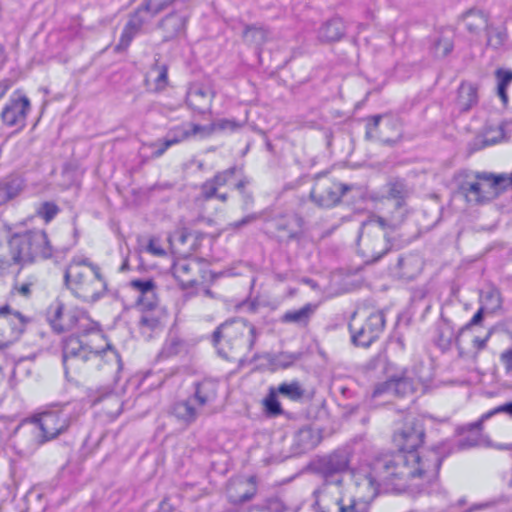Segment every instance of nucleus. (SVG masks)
I'll use <instances>...</instances> for the list:
<instances>
[{"label": "nucleus", "mask_w": 512, "mask_h": 512, "mask_svg": "<svg viewBox=\"0 0 512 512\" xmlns=\"http://www.w3.org/2000/svg\"><path fill=\"white\" fill-rule=\"evenodd\" d=\"M256 491L255 476L237 477L230 482L227 489L228 497L233 503H244L250 500Z\"/></svg>", "instance_id": "17"}, {"label": "nucleus", "mask_w": 512, "mask_h": 512, "mask_svg": "<svg viewBox=\"0 0 512 512\" xmlns=\"http://www.w3.org/2000/svg\"><path fill=\"white\" fill-rule=\"evenodd\" d=\"M346 467H347V462L342 460V461H338L335 465L332 464L329 469L333 472H340V471H343Z\"/></svg>", "instance_id": "43"}, {"label": "nucleus", "mask_w": 512, "mask_h": 512, "mask_svg": "<svg viewBox=\"0 0 512 512\" xmlns=\"http://www.w3.org/2000/svg\"><path fill=\"white\" fill-rule=\"evenodd\" d=\"M132 286L142 292L143 294H151L153 295V282L150 280L147 281H141V280H134L132 281Z\"/></svg>", "instance_id": "40"}, {"label": "nucleus", "mask_w": 512, "mask_h": 512, "mask_svg": "<svg viewBox=\"0 0 512 512\" xmlns=\"http://www.w3.org/2000/svg\"><path fill=\"white\" fill-rule=\"evenodd\" d=\"M383 326V315L369 307L358 308L349 324L353 342L363 347L369 346L378 337Z\"/></svg>", "instance_id": "5"}, {"label": "nucleus", "mask_w": 512, "mask_h": 512, "mask_svg": "<svg viewBox=\"0 0 512 512\" xmlns=\"http://www.w3.org/2000/svg\"><path fill=\"white\" fill-rule=\"evenodd\" d=\"M279 394L291 401H299L304 396V390L301 385L296 382L282 383L276 389Z\"/></svg>", "instance_id": "27"}, {"label": "nucleus", "mask_w": 512, "mask_h": 512, "mask_svg": "<svg viewBox=\"0 0 512 512\" xmlns=\"http://www.w3.org/2000/svg\"><path fill=\"white\" fill-rule=\"evenodd\" d=\"M80 320V313L77 310L56 304L50 307L49 321L54 330L63 332L74 328Z\"/></svg>", "instance_id": "16"}, {"label": "nucleus", "mask_w": 512, "mask_h": 512, "mask_svg": "<svg viewBox=\"0 0 512 512\" xmlns=\"http://www.w3.org/2000/svg\"><path fill=\"white\" fill-rule=\"evenodd\" d=\"M508 184H512V179L509 177V181L505 182V186Z\"/></svg>", "instance_id": "56"}, {"label": "nucleus", "mask_w": 512, "mask_h": 512, "mask_svg": "<svg viewBox=\"0 0 512 512\" xmlns=\"http://www.w3.org/2000/svg\"><path fill=\"white\" fill-rule=\"evenodd\" d=\"M487 46L497 49L501 47L506 40L505 29L489 23L486 28Z\"/></svg>", "instance_id": "25"}, {"label": "nucleus", "mask_w": 512, "mask_h": 512, "mask_svg": "<svg viewBox=\"0 0 512 512\" xmlns=\"http://www.w3.org/2000/svg\"><path fill=\"white\" fill-rule=\"evenodd\" d=\"M496 78L498 81V95L504 104L507 103L508 96L506 89L510 82H512V71L505 69H498L496 71Z\"/></svg>", "instance_id": "28"}, {"label": "nucleus", "mask_w": 512, "mask_h": 512, "mask_svg": "<svg viewBox=\"0 0 512 512\" xmlns=\"http://www.w3.org/2000/svg\"><path fill=\"white\" fill-rule=\"evenodd\" d=\"M2 55V46L0 45V56Z\"/></svg>", "instance_id": "58"}, {"label": "nucleus", "mask_w": 512, "mask_h": 512, "mask_svg": "<svg viewBox=\"0 0 512 512\" xmlns=\"http://www.w3.org/2000/svg\"><path fill=\"white\" fill-rule=\"evenodd\" d=\"M5 92V88L3 86H0V98L3 96Z\"/></svg>", "instance_id": "54"}, {"label": "nucleus", "mask_w": 512, "mask_h": 512, "mask_svg": "<svg viewBox=\"0 0 512 512\" xmlns=\"http://www.w3.org/2000/svg\"><path fill=\"white\" fill-rule=\"evenodd\" d=\"M263 37V32L256 28L248 29L245 33V38L247 40H254L256 37Z\"/></svg>", "instance_id": "41"}, {"label": "nucleus", "mask_w": 512, "mask_h": 512, "mask_svg": "<svg viewBox=\"0 0 512 512\" xmlns=\"http://www.w3.org/2000/svg\"><path fill=\"white\" fill-rule=\"evenodd\" d=\"M18 292L24 296H28L30 294V285L29 284H23L19 289Z\"/></svg>", "instance_id": "46"}, {"label": "nucleus", "mask_w": 512, "mask_h": 512, "mask_svg": "<svg viewBox=\"0 0 512 512\" xmlns=\"http://www.w3.org/2000/svg\"><path fill=\"white\" fill-rule=\"evenodd\" d=\"M36 429L40 431L39 442L56 437L65 427V421L62 420L56 411H47L34 416L31 421Z\"/></svg>", "instance_id": "15"}, {"label": "nucleus", "mask_w": 512, "mask_h": 512, "mask_svg": "<svg viewBox=\"0 0 512 512\" xmlns=\"http://www.w3.org/2000/svg\"><path fill=\"white\" fill-rule=\"evenodd\" d=\"M196 398L204 404L215 395V385L211 382L201 383L196 390Z\"/></svg>", "instance_id": "35"}, {"label": "nucleus", "mask_w": 512, "mask_h": 512, "mask_svg": "<svg viewBox=\"0 0 512 512\" xmlns=\"http://www.w3.org/2000/svg\"><path fill=\"white\" fill-rule=\"evenodd\" d=\"M425 454H420L419 450H401L405 465L410 468L411 476H421L426 472L436 473L439 468V459L435 450H424Z\"/></svg>", "instance_id": "11"}, {"label": "nucleus", "mask_w": 512, "mask_h": 512, "mask_svg": "<svg viewBox=\"0 0 512 512\" xmlns=\"http://www.w3.org/2000/svg\"><path fill=\"white\" fill-rule=\"evenodd\" d=\"M313 310L314 308L311 305H306L305 307L299 310L289 311L285 313L282 317V320L284 322L304 323L313 313Z\"/></svg>", "instance_id": "29"}, {"label": "nucleus", "mask_w": 512, "mask_h": 512, "mask_svg": "<svg viewBox=\"0 0 512 512\" xmlns=\"http://www.w3.org/2000/svg\"><path fill=\"white\" fill-rule=\"evenodd\" d=\"M47 236L42 231L11 235L4 242L1 254V269L14 264H26L50 255Z\"/></svg>", "instance_id": "2"}, {"label": "nucleus", "mask_w": 512, "mask_h": 512, "mask_svg": "<svg viewBox=\"0 0 512 512\" xmlns=\"http://www.w3.org/2000/svg\"><path fill=\"white\" fill-rule=\"evenodd\" d=\"M501 136V132H497V136L493 137V138H486L485 139V144L486 145H492L496 142L497 138H499Z\"/></svg>", "instance_id": "49"}, {"label": "nucleus", "mask_w": 512, "mask_h": 512, "mask_svg": "<svg viewBox=\"0 0 512 512\" xmlns=\"http://www.w3.org/2000/svg\"><path fill=\"white\" fill-rule=\"evenodd\" d=\"M411 430L412 431L403 432L400 436L406 441V444L410 446V448H415L420 444L423 433L420 427H413Z\"/></svg>", "instance_id": "37"}, {"label": "nucleus", "mask_w": 512, "mask_h": 512, "mask_svg": "<svg viewBox=\"0 0 512 512\" xmlns=\"http://www.w3.org/2000/svg\"><path fill=\"white\" fill-rule=\"evenodd\" d=\"M65 283L76 297L87 302L96 301L106 290L100 268L84 260H74L68 265Z\"/></svg>", "instance_id": "3"}, {"label": "nucleus", "mask_w": 512, "mask_h": 512, "mask_svg": "<svg viewBox=\"0 0 512 512\" xmlns=\"http://www.w3.org/2000/svg\"><path fill=\"white\" fill-rule=\"evenodd\" d=\"M205 263L191 258H182L174 263L173 274L183 287H190L205 279Z\"/></svg>", "instance_id": "12"}, {"label": "nucleus", "mask_w": 512, "mask_h": 512, "mask_svg": "<svg viewBox=\"0 0 512 512\" xmlns=\"http://www.w3.org/2000/svg\"><path fill=\"white\" fill-rule=\"evenodd\" d=\"M186 25V21L180 16H170L163 21V28L167 31L168 36L173 37L181 33Z\"/></svg>", "instance_id": "30"}, {"label": "nucleus", "mask_w": 512, "mask_h": 512, "mask_svg": "<svg viewBox=\"0 0 512 512\" xmlns=\"http://www.w3.org/2000/svg\"><path fill=\"white\" fill-rule=\"evenodd\" d=\"M30 107L28 96L24 92L17 90L10 96L1 113L2 121L8 126L22 127Z\"/></svg>", "instance_id": "10"}, {"label": "nucleus", "mask_w": 512, "mask_h": 512, "mask_svg": "<svg viewBox=\"0 0 512 512\" xmlns=\"http://www.w3.org/2000/svg\"><path fill=\"white\" fill-rule=\"evenodd\" d=\"M147 20V17L142 15V10H137L125 25L119 43L116 47L117 50L126 49L130 45L131 41L136 36V34L140 31L143 23Z\"/></svg>", "instance_id": "19"}, {"label": "nucleus", "mask_w": 512, "mask_h": 512, "mask_svg": "<svg viewBox=\"0 0 512 512\" xmlns=\"http://www.w3.org/2000/svg\"><path fill=\"white\" fill-rule=\"evenodd\" d=\"M347 187L327 177L318 178L311 191L312 200L319 206L332 207L336 205Z\"/></svg>", "instance_id": "9"}, {"label": "nucleus", "mask_w": 512, "mask_h": 512, "mask_svg": "<svg viewBox=\"0 0 512 512\" xmlns=\"http://www.w3.org/2000/svg\"><path fill=\"white\" fill-rule=\"evenodd\" d=\"M409 190L402 181H394L387 186V197L381 203V216L371 218L363 223L357 241L358 252L369 261L382 257L390 248L386 238V228H394L401 224L406 215L405 199Z\"/></svg>", "instance_id": "1"}, {"label": "nucleus", "mask_w": 512, "mask_h": 512, "mask_svg": "<svg viewBox=\"0 0 512 512\" xmlns=\"http://www.w3.org/2000/svg\"><path fill=\"white\" fill-rule=\"evenodd\" d=\"M150 88L156 92L163 91L168 86V67L165 64H156L147 77Z\"/></svg>", "instance_id": "21"}, {"label": "nucleus", "mask_w": 512, "mask_h": 512, "mask_svg": "<svg viewBox=\"0 0 512 512\" xmlns=\"http://www.w3.org/2000/svg\"><path fill=\"white\" fill-rule=\"evenodd\" d=\"M411 390V384L407 379H393L375 390V395L390 393L395 395H405Z\"/></svg>", "instance_id": "22"}, {"label": "nucleus", "mask_w": 512, "mask_h": 512, "mask_svg": "<svg viewBox=\"0 0 512 512\" xmlns=\"http://www.w3.org/2000/svg\"><path fill=\"white\" fill-rule=\"evenodd\" d=\"M83 348L81 347L78 339L71 338L69 339L64 347V364L65 367L68 368L70 362L77 361L79 358L83 359L84 355L82 354Z\"/></svg>", "instance_id": "26"}, {"label": "nucleus", "mask_w": 512, "mask_h": 512, "mask_svg": "<svg viewBox=\"0 0 512 512\" xmlns=\"http://www.w3.org/2000/svg\"><path fill=\"white\" fill-rule=\"evenodd\" d=\"M166 3V0H145V3L138 10H142V15L149 19L161 11Z\"/></svg>", "instance_id": "33"}, {"label": "nucleus", "mask_w": 512, "mask_h": 512, "mask_svg": "<svg viewBox=\"0 0 512 512\" xmlns=\"http://www.w3.org/2000/svg\"><path fill=\"white\" fill-rule=\"evenodd\" d=\"M342 35L341 24L338 21L326 22L318 31V38L322 42H333Z\"/></svg>", "instance_id": "24"}, {"label": "nucleus", "mask_w": 512, "mask_h": 512, "mask_svg": "<svg viewBox=\"0 0 512 512\" xmlns=\"http://www.w3.org/2000/svg\"><path fill=\"white\" fill-rule=\"evenodd\" d=\"M501 412H504V413H507L509 415L512 416V402L511 403H507V404H504V405H501L485 414H483L480 418L479 421L473 423V424H470L469 427L471 429H476V430H479L481 428V425L484 421H486L487 419H489L490 417H492L493 415L497 414V413H501Z\"/></svg>", "instance_id": "34"}, {"label": "nucleus", "mask_w": 512, "mask_h": 512, "mask_svg": "<svg viewBox=\"0 0 512 512\" xmlns=\"http://www.w3.org/2000/svg\"><path fill=\"white\" fill-rule=\"evenodd\" d=\"M342 478L326 482L316 494L318 512H355V501L344 503Z\"/></svg>", "instance_id": "7"}, {"label": "nucleus", "mask_w": 512, "mask_h": 512, "mask_svg": "<svg viewBox=\"0 0 512 512\" xmlns=\"http://www.w3.org/2000/svg\"><path fill=\"white\" fill-rule=\"evenodd\" d=\"M475 342H477V343H478V347H479V348H482V347L484 346V344H485V341H478V340H475Z\"/></svg>", "instance_id": "52"}, {"label": "nucleus", "mask_w": 512, "mask_h": 512, "mask_svg": "<svg viewBox=\"0 0 512 512\" xmlns=\"http://www.w3.org/2000/svg\"><path fill=\"white\" fill-rule=\"evenodd\" d=\"M58 212V209L53 203H44L38 210V214L46 221H50Z\"/></svg>", "instance_id": "39"}, {"label": "nucleus", "mask_w": 512, "mask_h": 512, "mask_svg": "<svg viewBox=\"0 0 512 512\" xmlns=\"http://www.w3.org/2000/svg\"><path fill=\"white\" fill-rule=\"evenodd\" d=\"M477 102V89L473 84L463 83L459 88L458 105L462 110L470 109Z\"/></svg>", "instance_id": "23"}, {"label": "nucleus", "mask_w": 512, "mask_h": 512, "mask_svg": "<svg viewBox=\"0 0 512 512\" xmlns=\"http://www.w3.org/2000/svg\"><path fill=\"white\" fill-rule=\"evenodd\" d=\"M489 297L494 302L493 308H497L499 306V297H498L497 293H490Z\"/></svg>", "instance_id": "48"}, {"label": "nucleus", "mask_w": 512, "mask_h": 512, "mask_svg": "<svg viewBox=\"0 0 512 512\" xmlns=\"http://www.w3.org/2000/svg\"><path fill=\"white\" fill-rule=\"evenodd\" d=\"M239 126L240 125L235 121L226 119L218 120L210 126L189 125L187 127L176 130L174 137L168 138L165 141V147L160 151V153H163L171 145L184 141L190 136L205 137L214 131H234Z\"/></svg>", "instance_id": "8"}, {"label": "nucleus", "mask_w": 512, "mask_h": 512, "mask_svg": "<svg viewBox=\"0 0 512 512\" xmlns=\"http://www.w3.org/2000/svg\"><path fill=\"white\" fill-rule=\"evenodd\" d=\"M214 194H215V192H211V193H209V194L207 195V197H211V196H213Z\"/></svg>", "instance_id": "57"}, {"label": "nucleus", "mask_w": 512, "mask_h": 512, "mask_svg": "<svg viewBox=\"0 0 512 512\" xmlns=\"http://www.w3.org/2000/svg\"><path fill=\"white\" fill-rule=\"evenodd\" d=\"M485 308H481L475 315L474 317L472 318L471 320V323L472 324H478L481 322L482 320V317H483V312H484Z\"/></svg>", "instance_id": "45"}, {"label": "nucleus", "mask_w": 512, "mask_h": 512, "mask_svg": "<svg viewBox=\"0 0 512 512\" xmlns=\"http://www.w3.org/2000/svg\"><path fill=\"white\" fill-rule=\"evenodd\" d=\"M232 174H233V173H232L231 171H227V172H225L223 175H218V176H216L215 181H216V183H217L218 185H222V184L226 183L227 179H228L229 177H231V176H232Z\"/></svg>", "instance_id": "44"}, {"label": "nucleus", "mask_w": 512, "mask_h": 512, "mask_svg": "<svg viewBox=\"0 0 512 512\" xmlns=\"http://www.w3.org/2000/svg\"><path fill=\"white\" fill-rule=\"evenodd\" d=\"M370 137H377L384 143H394L401 136V126L397 119L385 115L374 117L367 127Z\"/></svg>", "instance_id": "13"}, {"label": "nucleus", "mask_w": 512, "mask_h": 512, "mask_svg": "<svg viewBox=\"0 0 512 512\" xmlns=\"http://www.w3.org/2000/svg\"><path fill=\"white\" fill-rule=\"evenodd\" d=\"M291 362H292V361L283 362V363H281V364H280V366H281V367H283V368H284V367H287L288 365H290V364H291Z\"/></svg>", "instance_id": "53"}, {"label": "nucleus", "mask_w": 512, "mask_h": 512, "mask_svg": "<svg viewBox=\"0 0 512 512\" xmlns=\"http://www.w3.org/2000/svg\"><path fill=\"white\" fill-rule=\"evenodd\" d=\"M354 496L350 501H355V511L358 504L371 502L377 495L378 485L368 470H359L352 473Z\"/></svg>", "instance_id": "14"}, {"label": "nucleus", "mask_w": 512, "mask_h": 512, "mask_svg": "<svg viewBox=\"0 0 512 512\" xmlns=\"http://www.w3.org/2000/svg\"><path fill=\"white\" fill-rule=\"evenodd\" d=\"M7 312H8V307L7 306H5V307L0 309V314L7 313Z\"/></svg>", "instance_id": "51"}, {"label": "nucleus", "mask_w": 512, "mask_h": 512, "mask_svg": "<svg viewBox=\"0 0 512 512\" xmlns=\"http://www.w3.org/2000/svg\"><path fill=\"white\" fill-rule=\"evenodd\" d=\"M173 412L177 418L184 421H191L196 415L194 407L187 401L177 403L174 406Z\"/></svg>", "instance_id": "31"}, {"label": "nucleus", "mask_w": 512, "mask_h": 512, "mask_svg": "<svg viewBox=\"0 0 512 512\" xmlns=\"http://www.w3.org/2000/svg\"><path fill=\"white\" fill-rule=\"evenodd\" d=\"M278 394L276 389L271 388L268 396L264 399L265 409L271 415H279L282 413L281 404L278 401Z\"/></svg>", "instance_id": "32"}, {"label": "nucleus", "mask_w": 512, "mask_h": 512, "mask_svg": "<svg viewBox=\"0 0 512 512\" xmlns=\"http://www.w3.org/2000/svg\"><path fill=\"white\" fill-rule=\"evenodd\" d=\"M189 234L188 232L186 231V229H182L180 231V236H179V239L182 243H185L187 241V238H188Z\"/></svg>", "instance_id": "50"}, {"label": "nucleus", "mask_w": 512, "mask_h": 512, "mask_svg": "<svg viewBox=\"0 0 512 512\" xmlns=\"http://www.w3.org/2000/svg\"><path fill=\"white\" fill-rule=\"evenodd\" d=\"M507 181L509 177L504 175L496 176L486 173L470 175L462 184L461 190L468 202L480 203L498 195Z\"/></svg>", "instance_id": "6"}, {"label": "nucleus", "mask_w": 512, "mask_h": 512, "mask_svg": "<svg viewBox=\"0 0 512 512\" xmlns=\"http://www.w3.org/2000/svg\"><path fill=\"white\" fill-rule=\"evenodd\" d=\"M453 48V43L448 37H440L434 44L433 50L437 57L447 56Z\"/></svg>", "instance_id": "36"}, {"label": "nucleus", "mask_w": 512, "mask_h": 512, "mask_svg": "<svg viewBox=\"0 0 512 512\" xmlns=\"http://www.w3.org/2000/svg\"><path fill=\"white\" fill-rule=\"evenodd\" d=\"M366 509H367L366 505L359 508L360 512H366Z\"/></svg>", "instance_id": "55"}, {"label": "nucleus", "mask_w": 512, "mask_h": 512, "mask_svg": "<svg viewBox=\"0 0 512 512\" xmlns=\"http://www.w3.org/2000/svg\"><path fill=\"white\" fill-rule=\"evenodd\" d=\"M254 327L242 319L223 323L214 334V343L226 358H235L248 352L254 343Z\"/></svg>", "instance_id": "4"}, {"label": "nucleus", "mask_w": 512, "mask_h": 512, "mask_svg": "<svg viewBox=\"0 0 512 512\" xmlns=\"http://www.w3.org/2000/svg\"><path fill=\"white\" fill-rule=\"evenodd\" d=\"M146 251L156 257H162L166 255V249L157 238H152L149 240Z\"/></svg>", "instance_id": "38"}, {"label": "nucleus", "mask_w": 512, "mask_h": 512, "mask_svg": "<svg viewBox=\"0 0 512 512\" xmlns=\"http://www.w3.org/2000/svg\"><path fill=\"white\" fill-rule=\"evenodd\" d=\"M172 510L170 504L167 501H163L160 504V511L161 512H170Z\"/></svg>", "instance_id": "47"}, {"label": "nucleus", "mask_w": 512, "mask_h": 512, "mask_svg": "<svg viewBox=\"0 0 512 512\" xmlns=\"http://www.w3.org/2000/svg\"><path fill=\"white\" fill-rule=\"evenodd\" d=\"M502 361L506 365L507 369L512 368V351L508 350L502 354Z\"/></svg>", "instance_id": "42"}, {"label": "nucleus", "mask_w": 512, "mask_h": 512, "mask_svg": "<svg viewBox=\"0 0 512 512\" xmlns=\"http://www.w3.org/2000/svg\"><path fill=\"white\" fill-rule=\"evenodd\" d=\"M464 29L472 36H478L489 25L487 15L478 9H470L460 16Z\"/></svg>", "instance_id": "18"}, {"label": "nucleus", "mask_w": 512, "mask_h": 512, "mask_svg": "<svg viewBox=\"0 0 512 512\" xmlns=\"http://www.w3.org/2000/svg\"><path fill=\"white\" fill-rule=\"evenodd\" d=\"M214 93L206 86H194L188 93L187 101L191 107L199 111L209 109Z\"/></svg>", "instance_id": "20"}]
</instances>
